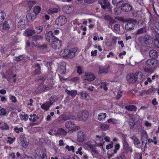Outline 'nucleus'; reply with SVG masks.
<instances>
[{"mask_svg": "<svg viewBox=\"0 0 159 159\" xmlns=\"http://www.w3.org/2000/svg\"><path fill=\"white\" fill-rule=\"evenodd\" d=\"M133 141L134 145L135 147L139 148H141L140 142L139 139L136 136H133L130 137Z\"/></svg>", "mask_w": 159, "mask_h": 159, "instance_id": "2eb2a0df", "label": "nucleus"}, {"mask_svg": "<svg viewBox=\"0 0 159 159\" xmlns=\"http://www.w3.org/2000/svg\"><path fill=\"white\" fill-rule=\"evenodd\" d=\"M158 64V61L154 59H148L146 63L147 66L153 69L156 68Z\"/></svg>", "mask_w": 159, "mask_h": 159, "instance_id": "423d86ee", "label": "nucleus"}, {"mask_svg": "<svg viewBox=\"0 0 159 159\" xmlns=\"http://www.w3.org/2000/svg\"><path fill=\"white\" fill-rule=\"evenodd\" d=\"M10 99L12 102L15 103L17 102L16 98L14 96L10 95Z\"/></svg>", "mask_w": 159, "mask_h": 159, "instance_id": "13d9d810", "label": "nucleus"}, {"mask_svg": "<svg viewBox=\"0 0 159 159\" xmlns=\"http://www.w3.org/2000/svg\"><path fill=\"white\" fill-rule=\"evenodd\" d=\"M65 92L67 94L71 96L72 98H74L77 94V91L75 90H69L66 89Z\"/></svg>", "mask_w": 159, "mask_h": 159, "instance_id": "a878e982", "label": "nucleus"}, {"mask_svg": "<svg viewBox=\"0 0 159 159\" xmlns=\"http://www.w3.org/2000/svg\"><path fill=\"white\" fill-rule=\"evenodd\" d=\"M103 18L105 20L109 23L110 25L112 26V25L116 22L115 20L110 15H105Z\"/></svg>", "mask_w": 159, "mask_h": 159, "instance_id": "412c9836", "label": "nucleus"}, {"mask_svg": "<svg viewBox=\"0 0 159 159\" xmlns=\"http://www.w3.org/2000/svg\"><path fill=\"white\" fill-rule=\"evenodd\" d=\"M30 117L29 119V120L34 122H36L39 119V117L35 114L30 115Z\"/></svg>", "mask_w": 159, "mask_h": 159, "instance_id": "f704fd0d", "label": "nucleus"}, {"mask_svg": "<svg viewBox=\"0 0 159 159\" xmlns=\"http://www.w3.org/2000/svg\"><path fill=\"white\" fill-rule=\"evenodd\" d=\"M106 116V114L105 113H102L100 114V121H102L105 119Z\"/></svg>", "mask_w": 159, "mask_h": 159, "instance_id": "e2e57ef3", "label": "nucleus"}, {"mask_svg": "<svg viewBox=\"0 0 159 159\" xmlns=\"http://www.w3.org/2000/svg\"><path fill=\"white\" fill-rule=\"evenodd\" d=\"M0 128L2 129L5 130H8L9 129V127L8 125L5 123L2 125L0 127Z\"/></svg>", "mask_w": 159, "mask_h": 159, "instance_id": "8fccbe9b", "label": "nucleus"}, {"mask_svg": "<svg viewBox=\"0 0 159 159\" xmlns=\"http://www.w3.org/2000/svg\"><path fill=\"white\" fill-rule=\"evenodd\" d=\"M137 21L134 19H130L127 22L125 26V29L127 31H131L134 28Z\"/></svg>", "mask_w": 159, "mask_h": 159, "instance_id": "20e7f679", "label": "nucleus"}, {"mask_svg": "<svg viewBox=\"0 0 159 159\" xmlns=\"http://www.w3.org/2000/svg\"><path fill=\"white\" fill-rule=\"evenodd\" d=\"M17 26L18 28L22 29L24 28L26 24V18L23 16H20L18 19Z\"/></svg>", "mask_w": 159, "mask_h": 159, "instance_id": "6e6552de", "label": "nucleus"}, {"mask_svg": "<svg viewBox=\"0 0 159 159\" xmlns=\"http://www.w3.org/2000/svg\"><path fill=\"white\" fill-rule=\"evenodd\" d=\"M109 127V125L107 124H102L100 126V128L102 130H106Z\"/></svg>", "mask_w": 159, "mask_h": 159, "instance_id": "09e8293b", "label": "nucleus"}, {"mask_svg": "<svg viewBox=\"0 0 159 159\" xmlns=\"http://www.w3.org/2000/svg\"><path fill=\"white\" fill-rule=\"evenodd\" d=\"M123 2V0H112V1L113 4L118 7L121 6Z\"/></svg>", "mask_w": 159, "mask_h": 159, "instance_id": "7c9ffc66", "label": "nucleus"}, {"mask_svg": "<svg viewBox=\"0 0 159 159\" xmlns=\"http://www.w3.org/2000/svg\"><path fill=\"white\" fill-rule=\"evenodd\" d=\"M149 55L150 57L154 59L157 57L158 56V52L155 50H151L149 52Z\"/></svg>", "mask_w": 159, "mask_h": 159, "instance_id": "bb28decb", "label": "nucleus"}, {"mask_svg": "<svg viewBox=\"0 0 159 159\" xmlns=\"http://www.w3.org/2000/svg\"><path fill=\"white\" fill-rule=\"evenodd\" d=\"M41 10V7L39 6H36L34 8V12L36 15H38L39 14Z\"/></svg>", "mask_w": 159, "mask_h": 159, "instance_id": "4c0bfd02", "label": "nucleus"}, {"mask_svg": "<svg viewBox=\"0 0 159 159\" xmlns=\"http://www.w3.org/2000/svg\"><path fill=\"white\" fill-rule=\"evenodd\" d=\"M108 0H100V5L102 8L103 12L107 13L108 12L111 13V11L110 2Z\"/></svg>", "mask_w": 159, "mask_h": 159, "instance_id": "f03ea898", "label": "nucleus"}, {"mask_svg": "<svg viewBox=\"0 0 159 159\" xmlns=\"http://www.w3.org/2000/svg\"><path fill=\"white\" fill-rule=\"evenodd\" d=\"M124 153L123 152L122 153V151L121 153L117 157V159H125V157L124 154Z\"/></svg>", "mask_w": 159, "mask_h": 159, "instance_id": "0e129e2a", "label": "nucleus"}, {"mask_svg": "<svg viewBox=\"0 0 159 159\" xmlns=\"http://www.w3.org/2000/svg\"><path fill=\"white\" fill-rule=\"evenodd\" d=\"M74 125L73 122L72 121H69L66 122L65 126L66 128L69 129V128H72L74 126Z\"/></svg>", "mask_w": 159, "mask_h": 159, "instance_id": "a19ab883", "label": "nucleus"}, {"mask_svg": "<svg viewBox=\"0 0 159 159\" xmlns=\"http://www.w3.org/2000/svg\"><path fill=\"white\" fill-rule=\"evenodd\" d=\"M43 37L41 35H36L33 36L32 38V41H37L40 39H42Z\"/></svg>", "mask_w": 159, "mask_h": 159, "instance_id": "a18cd8bd", "label": "nucleus"}, {"mask_svg": "<svg viewBox=\"0 0 159 159\" xmlns=\"http://www.w3.org/2000/svg\"><path fill=\"white\" fill-rule=\"evenodd\" d=\"M125 108L128 110L135 111H136V107L134 105H128L125 107Z\"/></svg>", "mask_w": 159, "mask_h": 159, "instance_id": "e433bc0d", "label": "nucleus"}, {"mask_svg": "<svg viewBox=\"0 0 159 159\" xmlns=\"http://www.w3.org/2000/svg\"><path fill=\"white\" fill-rule=\"evenodd\" d=\"M63 11L66 14H70L74 11V8L72 6H65L62 8Z\"/></svg>", "mask_w": 159, "mask_h": 159, "instance_id": "aec40b11", "label": "nucleus"}, {"mask_svg": "<svg viewBox=\"0 0 159 159\" xmlns=\"http://www.w3.org/2000/svg\"><path fill=\"white\" fill-rule=\"evenodd\" d=\"M36 30L37 31L38 33H40L43 30V27L41 26H39L35 28Z\"/></svg>", "mask_w": 159, "mask_h": 159, "instance_id": "052dcab7", "label": "nucleus"}, {"mask_svg": "<svg viewBox=\"0 0 159 159\" xmlns=\"http://www.w3.org/2000/svg\"><path fill=\"white\" fill-rule=\"evenodd\" d=\"M135 78H136V81L141 82L143 80L144 75L140 72H137L134 74Z\"/></svg>", "mask_w": 159, "mask_h": 159, "instance_id": "5701e85b", "label": "nucleus"}, {"mask_svg": "<svg viewBox=\"0 0 159 159\" xmlns=\"http://www.w3.org/2000/svg\"><path fill=\"white\" fill-rule=\"evenodd\" d=\"M7 113V111L5 108H2L0 110V115H5Z\"/></svg>", "mask_w": 159, "mask_h": 159, "instance_id": "bf43d9fd", "label": "nucleus"}, {"mask_svg": "<svg viewBox=\"0 0 159 159\" xmlns=\"http://www.w3.org/2000/svg\"><path fill=\"white\" fill-rule=\"evenodd\" d=\"M126 79L130 83L133 84L136 81V78H135L134 74H132L127 75Z\"/></svg>", "mask_w": 159, "mask_h": 159, "instance_id": "6ab92c4d", "label": "nucleus"}, {"mask_svg": "<svg viewBox=\"0 0 159 159\" xmlns=\"http://www.w3.org/2000/svg\"><path fill=\"white\" fill-rule=\"evenodd\" d=\"M110 68L109 65L100 68V74L104 73L106 74L109 71Z\"/></svg>", "mask_w": 159, "mask_h": 159, "instance_id": "c756f323", "label": "nucleus"}, {"mask_svg": "<svg viewBox=\"0 0 159 159\" xmlns=\"http://www.w3.org/2000/svg\"><path fill=\"white\" fill-rule=\"evenodd\" d=\"M35 31L34 29H27L24 32V35L30 37L34 34Z\"/></svg>", "mask_w": 159, "mask_h": 159, "instance_id": "393cba45", "label": "nucleus"}, {"mask_svg": "<svg viewBox=\"0 0 159 159\" xmlns=\"http://www.w3.org/2000/svg\"><path fill=\"white\" fill-rule=\"evenodd\" d=\"M120 25L119 24H115L114 25L113 29L112 30L115 33H118L120 31Z\"/></svg>", "mask_w": 159, "mask_h": 159, "instance_id": "58836bf2", "label": "nucleus"}, {"mask_svg": "<svg viewBox=\"0 0 159 159\" xmlns=\"http://www.w3.org/2000/svg\"><path fill=\"white\" fill-rule=\"evenodd\" d=\"M51 105L50 102H47L41 105V108L45 110H48Z\"/></svg>", "mask_w": 159, "mask_h": 159, "instance_id": "c9c22d12", "label": "nucleus"}, {"mask_svg": "<svg viewBox=\"0 0 159 159\" xmlns=\"http://www.w3.org/2000/svg\"><path fill=\"white\" fill-rule=\"evenodd\" d=\"M143 39L144 42L147 45L151 44L152 43V37L148 34H146L144 36Z\"/></svg>", "mask_w": 159, "mask_h": 159, "instance_id": "f3484780", "label": "nucleus"}, {"mask_svg": "<svg viewBox=\"0 0 159 159\" xmlns=\"http://www.w3.org/2000/svg\"><path fill=\"white\" fill-rule=\"evenodd\" d=\"M56 100V98L55 96H52L50 98L49 101H48L50 102V104L52 105L53 102H55Z\"/></svg>", "mask_w": 159, "mask_h": 159, "instance_id": "5fc2aeb1", "label": "nucleus"}, {"mask_svg": "<svg viewBox=\"0 0 159 159\" xmlns=\"http://www.w3.org/2000/svg\"><path fill=\"white\" fill-rule=\"evenodd\" d=\"M20 143L21 145L24 148L27 147L28 145V143L26 141L21 142Z\"/></svg>", "mask_w": 159, "mask_h": 159, "instance_id": "680f3d73", "label": "nucleus"}, {"mask_svg": "<svg viewBox=\"0 0 159 159\" xmlns=\"http://www.w3.org/2000/svg\"><path fill=\"white\" fill-rule=\"evenodd\" d=\"M6 14L4 12L0 11V22L2 21L4 19Z\"/></svg>", "mask_w": 159, "mask_h": 159, "instance_id": "de8ad7c7", "label": "nucleus"}, {"mask_svg": "<svg viewBox=\"0 0 159 159\" xmlns=\"http://www.w3.org/2000/svg\"><path fill=\"white\" fill-rule=\"evenodd\" d=\"M44 83L41 84L38 87L36 90V92L38 93H41L45 91L47 89H50L47 86L44 85Z\"/></svg>", "mask_w": 159, "mask_h": 159, "instance_id": "a211bd4d", "label": "nucleus"}, {"mask_svg": "<svg viewBox=\"0 0 159 159\" xmlns=\"http://www.w3.org/2000/svg\"><path fill=\"white\" fill-rule=\"evenodd\" d=\"M51 47L53 48H59L61 46V41L57 38H55L51 44Z\"/></svg>", "mask_w": 159, "mask_h": 159, "instance_id": "1a4fd4ad", "label": "nucleus"}, {"mask_svg": "<svg viewBox=\"0 0 159 159\" xmlns=\"http://www.w3.org/2000/svg\"><path fill=\"white\" fill-rule=\"evenodd\" d=\"M121 9L124 11H129L132 9V6L129 3L123 4L121 6Z\"/></svg>", "mask_w": 159, "mask_h": 159, "instance_id": "4be33fe9", "label": "nucleus"}, {"mask_svg": "<svg viewBox=\"0 0 159 159\" xmlns=\"http://www.w3.org/2000/svg\"><path fill=\"white\" fill-rule=\"evenodd\" d=\"M70 119L76 120V118L74 116H72L70 115H62L58 119V121L60 122H62L63 121Z\"/></svg>", "mask_w": 159, "mask_h": 159, "instance_id": "9b49d317", "label": "nucleus"}, {"mask_svg": "<svg viewBox=\"0 0 159 159\" xmlns=\"http://www.w3.org/2000/svg\"><path fill=\"white\" fill-rule=\"evenodd\" d=\"M115 149L114 150H112L113 152V153L109 155L108 157L110 158L111 157H112L113 154H116L117 151L119 150L120 148V145L118 143L116 145H115Z\"/></svg>", "mask_w": 159, "mask_h": 159, "instance_id": "473e14b6", "label": "nucleus"}, {"mask_svg": "<svg viewBox=\"0 0 159 159\" xmlns=\"http://www.w3.org/2000/svg\"><path fill=\"white\" fill-rule=\"evenodd\" d=\"M86 144L87 145V147L90 148L93 152L95 153L98 152V150H97V147H98L99 145V143L98 142L97 140L95 141H89Z\"/></svg>", "mask_w": 159, "mask_h": 159, "instance_id": "7ed1b4c3", "label": "nucleus"}, {"mask_svg": "<svg viewBox=\"0 0 159 159\" xmlns=\"http://www.w3.org/2000/svg\"><path fill=\"white\" fill-rule=\"evenodd\" d=\"M108 123H112L113 124H116L117 122V120L115 119H110L108 120Z\"/></svg>", "mask_w": 159, "mask_h": 159, "instance_id": "338daca9", "label": "nucleus"}, {"mask_svg": "<svg viewBox=\"0 0 159 159\" xmlns=\"http://www.w3.org/2000/svg\"><path fill=\"white\" fill-rule=\"evenodd\" d=\"M85 139V135L84 132L82 131H79L78 133L77 140L82 142L84 141Z\"/></svg>", "mask_w": 159, "mask_h": 159, "instance_id": "b1692460", "label": "nucleus"}, {"mask_svg": "<svg viewBox=\"0 0 159 159\" xmlns=\"http://www.w3.org/2000/svg\"><path fill=\"white\" fill-rule=\"evenodd\" d=\"M59 72L61 74H64L66 71V67L64 66H61L59 70Z\"/></svg>", "mask_w": 159, "mask_h": 159, "instance_id": "4d7b16f0", "label": "nucleus"}, {"mask_svg": "<svg viewBox=\"0 0 159 159\" xmlns=\"http://www.w3.org/2000/svg\"><path fill=\"white\" fill-rule=\"evenodd\" d=\"M77 50L78 48H73L70 49H65L61 51L60 55L65 58H72L75 56Z\"/></svg>", "mask_w": 159, "mask_h": 159, "instance_id": "f257e3e1", "label": "nucleus"}, {"mask_svg": "<svg viewBox=\"0 0 159 159\" xmlns=\"http://www.w3.org/2000/svg\"><path fill=\"white\" fill-rule=\"evenodd\" d=\"M36 14L34 15L33 13H27L26 14V16L27 19H31L32 20L34 21V20L36 18Z\"/></svg>", "mask_w": 159, "mask_h": 159, "instance_id": "2f4dec72", "label": "nucleus"}, {"mask_svg": "<svg viewBox=\"0 0 159 159\" xmlns=\"http://www.w3.org/2000/svg\"><path fill=\"white\" fill-rule=\"evenodd\" d=\"M20 117L21 120H25V121L27 120L29 118L27 115H20Z\"/></svg>", "mask_w": 159, "mask_h": 159, "instance_id": "603ef678", "label": "nucleus"}, {"mask_svg": "<svg viewBox=\"0 0 159 159\" xmlns=\"http://www.w3.org/2000/svg\"><path fill=\"white\" fill-rule=\"evenodd\" d=\"M65 148L69 152L72 151L73 152H74V147L73 146H71L70 147L68 145H66Z\"/></svg>", "mask_w": 159, "mask_h": 159, "instance_id": "3c124183", "label": "nucleus"}, {"mask_svg": "<svg viewBox=\"0 0 159 159\" xmlns=\"http://www.w3.org/2000/svg\"><path fill=\"white\" fill-rule=\"evenodd\" d=\"M36 3V2L34 1H29L28 2V5L30 9Z\"/></svg>", "mask_w": 159, "mask_h": 159, "instance_id": "864d4df0", "label": "nucleus"}, {"mask_svg": "<svg viewBox=\"0 0 159 159\" xmlns=\"http://www.w3.org/2000/svg\"><path fill=\"white\" fill-rule=\"evenodd\" d=\"M59 10L58 7H52L50 8L47 12L48 14H52L54 13L58 12Z\"/></svg>", "mask_w": 159, "mask_h": 159, "instance_id": "c85d7f7f", "label": "nucleus"}, {"mask_svg": "<svg viewBox=\"0 0 159 159\" xmlns=\"http://www.w3.org/2000/svg\"><path fill=\"white\" fill-rule=\"evenodd\" d=\"M66 21V19L65 16H61L56 20L55 24L61 26L64 25Z\"/></svg>", "mask_w": 159, "mask_h": 159, "instance_id": "9d476101", "label": "nucleus"}, {"mask_svg": "<svg viewBox=\"0 0 159 159\" xmlns=\"http://www.w3.org/2000/svg\"><path fill=\"white\" fill-rule=\"evenodd\" d=\"M107 85L108 83L107 82H102L100 86V88L103 89L106 92L108 89V88L107 87Z\"/></svg>", "mask_w": 159, "mask_h": 159, "instance_id": "c03bdc74", "label": "nucleus"}, {"mask_svg": "<svg viewBox=\"0 0 159 159\" xmlns=\"http://www.w3.org/2000/svg\"><path fill=\"white\" fill-rule=\"evenodd\" d=\"M89 115V112L85 111H80L77 115V117H74L76 118V120H79L85 121L88 118Z\"/></svg>", "mask_w": 159, "mask_h": 159, "instance_id": "39448f33", "label": "nucleus"}, {"mask_svg": "<svg viewBox=\"0 0 159 159\" xmlns=\"http://www.w3.org/2000/svg\"><path fill=\"white\" fill-rule=\"evenodd\" d=\"M144 71L147 74H151L153 72L154 70V69L151 68H148L145 67L143 69Z\"/></svg>", "mask_w": 159, "mask_h": 159, "instance_id": "37998d69", "label": "nucleus"}, {"mask_svg": "<svg viewBox=\"0 0 159 159\" xmlns=\"http://www.w3.org/2000/svg\"><path fill=\"white\" fill-rule=\"evenodd\" d=\"M155 27L158 31H153L152 32V36L154 38V39H159V20H156L153 23Z\"/></svg>", "mask_w": 159, "mask_h": 159, "instance_id": "0eeeda50", "label": "nucleus"}, {"mask_svg": "<svg viewBox=\"0 0 159 159\" xmlns=\"http://www.w3.org/2000/svg\"><path fill=\"white\" fill-rule=\"evenodd\" d=\"M122 140L123 143L122 153H127L128 152L129 149L130 148V147L129 146V144L128 142L126 141V138L125 137H123Z\"/></svg>", "mask_w": 159, "mask_h": 159, "instance_id": "f8f14e48", "label": "nucleus"}, {"mask_svg": "<svg viewBox=\"0 0 159 159\" xmlns=\"http://www.w3.org/2000/svg\"><path fill=\"white\" fill-rule=\"evenodd\" d=\"M34 66H35V70L34 73L35 74L39 75L41 73V66L38 63H35Z\"/></svg>", "mask_w": 159, "mask_h": 159, "instance_id": "72a5a7b5", "label": "nucleus"}, {"mask_svg": "<svg viewBox=\"0 0 159 159\" xmlns=\"http://www.w3.org/2000/svg\"><path fill=\"white\" fill-rule=\"evenodd\" d=\"M2 76L7 79L8 81H10L12 78H15L16 76V74L12 75V72L11 71H7L5 74L2 75Z\"/></svg>", "mask_w": 159, "mask_h": 159, "instance_id": "ddd939ff", "label": "nucleus"}, {"mask_svg": "<svg viewBox=\"0 0 159 159\" xmlns=\"http://www.w3.org/2000/svg\"><path fill=\"white\" fill-rule=\"evenodd\" d=\"M85 75L84 77V80L88 81H91L95 80V77L94 75L90 72L85 73Z\"/></svg>", "mask_w": 159, "mask_h": 159, "instance_id": "4468645a", "label": "nucleus"}, {"mask_svg": "<svg viewBox=\"0 0 159 159\" xmlns=\"http://www.w3.org/2000/svg\"><path fill=\"white\" fill-rule=\"evenodd\" d=\"M146 31L145 27H143L138 29L137 31L135 32V34L136 35L139 34L146 32Z\"/></svg>", "mask_w": 159, "mask_h": 159, "instance_id": "ea45409f", "label": "nucleus"}, {"mask_svg": "<svg viewBox=\"0 0 159 159\" xmlns=\"http://www.w3.org/2000/svg\"><path fill=\"white\" fill-rule=\"evenodd\" d=\"M58 133L62 134H65L67 133V132L64 129L60 128L58 130Z\"/></svg>", "mask_w": 159, "mask_h": 159, "instance_id": "6e6d98bb", "label": "nucleus"}, {"mask_svg": "<svg viewBox=\"0 0 159 159\" xmlns=\"http://www.w3.org/2000/svg\"><path fill=\"white\" fill-rule=\"evenodd\" d=\"M20 142H21L26 141V138L25 137V135H20Z\"/></svg>", "mask_w": 159, "mask_h": 159, "instance_id": "69168bd1", "label": "nucleus"}, {"mask_svg": "<svg viewBox=\"0 0 159 159\" xmlns=\"http://www.w3.org/2000/svg\"><path fill=\"white\" fill-rule=\"evenodd\" d=\"M78 95H80L81 96V98L82 99H85L86 100H88L89 98V96L87 93L85 91H83L78 93Z\"/></svg>", "mask_w": 159, "mask_h": 159, "instance_id": "cd10ccee", "label": "nucleus"}, {"mask_svg": "<svg viewBox=\"0 0 159 159\" xmlns=\"http://www.w3.org/2000/svg\"><path fill=\"white\" fill-rule=\"evenodd\" d=\"M45 38L50 43L54 39L56 38L53 36L52 32L50 31L46 34Z\"/></svg>", "mask_w": 159, "mask_h": 159, "instance_id": "dca6fc26", "label": "nucleus"}, {"mask_svg": "<svg viewBox=\"0 0 159 159\" xmlns=\"http://www.w3.org/2000/svg\"><path fill=\"white\" fill-rule=\"evenodd\" d=\"M10 28V25L8 22L5 21L3 25V30H8Z\"/></svg>", "mask_w": 159, "mask_h": 159, "instance_id": "79ce46f5", "label": "nucleus"}, {"mask_svg": "<svg viewBox=\"0 0 159 159\" xmlns=\"http://www.w3.org/2000/svg\"><path fill=\"white\" fill-rule=\"evenodd\" d=\"M48 80V79L46 77H43L41 79H39V82L42 83L43 82H45V83H47V80Z\"/></svg>", "mask_w": 159, "mask_h": 159, "instance_id": "774afa93", "label": "nucleus"}, {"mask_svg": "<svg viewBox=\"0 0 159 159\" xmlns=\"http://www.w3.org/2000/svg\"><path fill=\"white\" fill-rule=\"evenodd\" d=\"M141 138L145 140L148 139V135L146 131L143 130L141 134Z\"/></svg>", "mask_w": 159, "mask_h": 159, "instance_id": "49530a36", "label": "nucleus"}]
</instances>
